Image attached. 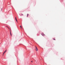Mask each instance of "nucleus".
I'll use <instances>...</instances> for the list:
<instances>
[{
  "label": "nucleus",
  "mask_w": 65,
  "mask_h": 65,
  "mask_svg": "<svg viewBox=\"0 0 65 65\" xmlns=\"http://www.w3.org/2000/svg\"><path fill=\"white\" fill-rule=\"evenodd\" d=\"M20 27L21 28V29H22V26H20Z\"/></svg>",
  "instance_id": "obj_7"
},
{
  "label": "nucleus",
  "mask_w": 65,
  "mask_h": 65,
  "mask_svg": "<svg viewBox=\"0 0 65 65\" xmlns=\"http://www.w3.org/2000/svg\"><path fill=\"white\" fill-rule=\"evenodd\" d=\"M1 10H2V9H1Z\"/></svg>",
  "instance_id": "obj_12"
},
{
  "label": "nucleus",
  "mask_w": 65,
  "mask_h": 65,
  "mask_svg": "<svg viewBox=\"0 0 65 65\" xmlns=\"http://www.w3.org/2000/svg\"><path fill=\"white\" fill-rule=\"evenodd\" d=\"M10 34L11 35V36H12V34H11V31H10Z\"/></svg>",
  "instance_id": "obj_3"
},
{
  "label": "nucleus",
  "mask_w": 65,
  "mask_h": 65,
  "mask_svg": "<svg viewBox=\"0 0 65 65\" xmlns=\"http://www.w3.org/2000/svg\"><path fill=\"white\" fill-rule=\"evenodd\" d=\"M7 51V50H6L4 52V53H3V55H4V54H5V53H6V51Z\"/></svg>",
  "instance_id": "obj_2"
},
{
  "label": "nucleus",
  "mask_w": 65,
  "mask_h": 65,
  "mask_svg": "<svg viewBox=\"0 0 65 65\" xmlns=\"http://www.w3.org/2000/svg\"><path fill=\"white\" fill-rule=\"evenodd\" d=\"M21 14V15H24L23 14H22V13Z\"/></svg>",
  "instance_id": "obj_8"
},
{
  "label": "nucleus",
  "mask_w": 65,
  "mask_h": 65,
  "mask_svg": "<svg viewBox=\"0 0 65 65\" xmlns=\"http://www.w3.org/2000/svg\"><path fill=\"white\" fill-rule=\"evenodd\" d=\"M28 16H29V14H27V17H28Z\"/></svg>",
  "instance_id": "obj_5"
},
{
  "label": "nucleus",
  "mask_w": 65,
  "mask_h": 65,
  "mask_svg": "<svg viewBox=\"0 0 65 65\" xmlns=\"http://www.w3.org/2000/svg\"><path fill=\"white\" fill-rule=\"evenodd\" d=\"M31 62H32V61H31Z\"/></svg>",
  "instance_id": "obj_11"
},
{
  "label": "nucleus",
  "mask_w": 65,
  "mask_h": 65,
  "mask_svg": "<svg viewBox=\"0 0 65 65\" xmlns=\"http://www.w3.org/2000/svg\"><path fill=\"white\" fill-rule=\"evenodd\" d=\"M15 19L17 22V23H18V21H17V18H16V17H15Z\"/></svg>",
  "instance_id": "obj_4"
},
{
  "label": "nucleus",
  "mask_w": 65,
  "mask_h": 65,
  "mask_svg": "<svg viewBox=\"0 0 65 65\" xmlns=\"http://www.w3.org/2000/svg\"><path fill=\"white\" fill-rule=\"evenodd\" d=\"M8 29H9V30H10V28H9V27H8Z\"/></svg>",
  "instance_id": "obj_6"
},
{
  "label": "nucleus",
  "mask_w": 65,
  "mask_h": 65,
  "mask_svg": "<svg viewBox=\"0 0 65 65\" xmlns=\"http://www.w3.org/2000/svg\"><path fill=\"white\" fill-rule=\"evenodd\" d=\"M7 27V28H8V27L7 26H6Z\"/></svg>",
  "instance_id": "obj_10"
},
{
  "label": "nucleus",
  "mask_w": 65,
  "mask_h": 65,
  "mask_svg": "<svg viewBox=\"0 0 65 65\" xmlns=\"http://www.w3.org/2000/svg\"><path fill=\"white\" fill-rule=\"evenodd\" d=\"M36 47V51H38V49L37 48V47H36V46H35Z\"/></svg>",
  "instance_id": "obj_1"
},
{
  "label": "nucleus",
  "mask_w": 65,
  "mask_h": 65,
  "mask_svg": "<svg viewBox=\"0 0 65 65\" xmlns=\"http://www.w3.org/2000/svg\"><path fill=\"white\" fill-rule=\"evenodd\" d=\"M53 40H55L56 39H53Z\"/></svg>",
  "instance_id": "obj_9"
}]
</instances>
